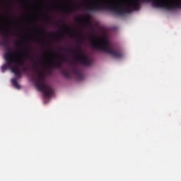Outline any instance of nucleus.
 Listing matches in <instances>:
<instances>
[{"label": "nucleus", "instance_id": "f257e3e1", "mask_svg": "<svg viewBox=\"0 0 181 181\" xmlns=\"http://www.w3.org/2000/svg\"><path fill=\"white\" fill-rule=\"evenodd\" d=\"M141 2L142 4L151 2L154 8H162L166 11H174V9L181 8V0H131L128 4H113L108 1L98 2L88 8L90 12H97V11H110L116 15H124V13H131L132 11H139L141 9Z\"/></svg>", "mask_w": 181, "mask_h": 181}, {"label": "nucleus", "instance_id": "f03ea898", "mask_svg": "<svg viewBox=\"0 0 181 181\" xmlns=\"http://www.w3.org/2000/svg\"><path fill=\"white\" fill-rule=\"evenodd\" d=\"M0 45L4 46L6 50L9 51L4 53V60L6 64L1 66L2 73H5L6 70L9 69L13 73H14L16 77L21 78L22 73L21 72V70L18 66H23V64H25L23 58H18V56L15 54L13 52H12V49H11V47L9 46V41L4 40Z\"/></svg>", "mask_w": 181, "mask_h": 181}, {"label": "nucleus", "instance_id": "7ed1b4c3", "mask_svg": "<svg viewBox=\"0 0 181 181\" xmlns=\"http://www.w3.org/2000/svg\"><path fill=\"white\" fill-rule=\"evenodd\" d=\"M90 45L94 50H98L99 52L110 54L115 59H121L124 56L121 49H115L109 39H99L94 34H92Z\"/></svg>", "mask_w": 181, "mask_h": 181}, {"label": "nucleus", "instance_id": "20e7f679", "mask_svg": "<svg viewBox=\"0 0 181 181\" xmlns=\"http://www.w3.org/2000/svg\"><path fill=\"white\" fill-rule=\"evenodd\" d=\"M34 69L36 70L35 74H37L35 87L39 91H42L45 97H52L53 89L52 86L45 83V74L39 70V67H37L36 63L34 64Z\"/></svg>", "mask_w": 181, "mask_h": 181}, {"label": "nucleus", "instance_id": "39448f33", "mask_svg": "<svg viewBox=\"0 0 181 181\" xmlns=\"http://www.w3.org/2000/svg\"><path fill=\"white\" fill-rule=\"evenodd\" d=\"M69 52L74 56V60L76 63H79V64H83V66H91V60L90 57L83 53L81 49L76 48L74 49L71 47L69 49Z\"/></svg>", "mask_w": 181, "mask_h": 181}, {"label": "nucleus", "instance_id": "423d86ee", "mask_svg": "<svg viewBox=\"0 0 181 181\" xmlns=\"http://www.w3.org/2000/svg\"><path fill=\"white\" fill-rule=\"evenodd\" d=\"M67 60V58L66 57H59V60L54 61V63L49 62L47 66L49 67H62V65L63 64L62 62H64Z\"/></svg>", "mask_w": 181, "mask_h": 181}, {"label": "nucleus", "instance_id": "0eeeda50", "mask_svg": "<svg viewBox=\"0 0 181 181\" xmlns=\"http://www.w3.org/2000/svg\"><path fill=\"white\" fill-rule=\"evenodd\" d=\"M71 71L74 74V76H76L78 80H83L84 78V76L77 67L75 66L71 65L70 66Z\"/></svg>", "mask_w": 181, "mask_h": 181}, {"label": "nucleus", "instance_id": "6e6552de", "mask_svg": "<svg viewBox=\"0 0 181 181\" xmlns=\"http://www.w3.org/2000/svg\"><path fill=\"white\" fill-rule=\"evenodd\" d=\"M78 21H80V22L86 21L87 22V26L91 29V30H94V26L90 23V16H85L83 18H78Z\"/></svg>", "mask_w": 181, "mask_h": 181}, {"label": "nucleus", "instance_id": "1a4fd4ad", "mask_svg": "<svg viewBox=\"0 0 181 181\" xmlns=\"http://www.w3.org/2000/svg\"><path fill=\"white\" fill-rule=\"evenodd\" d=\"M11 83L15 88H17L18 90L21 89V85H19V83H18V80L16 78H12Z\"/></svg>", "mask_w": 181, "mask_h": 181}, {"label": "nucleus", "instance_id": "9d476101", "mask_svg": "<svg viewBox=\"0 0 181 181\" xmlns=\"http://www.w3.org/2000/svg\"><path fill=\"white\" fill-rule=\"evenodd\" d=\"M62 74L64 76V77H66V78H70V72L66 69H63L62 71Z\"/></svg>", "mask_w": 181, "mask_h": 181}, {"label": "nucleus", "instance_id": "9b49d317", "mask_svg": "<svg viewBox=\"0 0 181 181\" xmlns=\"http://www.w3.org/2000/svg\"><path fill=\"white\" fill-rule=\"evenodd\" d=\"M61 23H62L64 28H65V29H62V30H70V28H69V27H67V25L64 24V22L63 21H60Z\"/></svg>", "mask_w": 181, "mask_h": 181}, {"label": "nucleus", "instance_id": "f8f14e48", "mask_svg": "<svg viewBox=\"0 0 181 181\" xmlns=\"http://www.w3.org/2000/svg\"><path fill=\"white\" fill-rule=\"evenodd\" d=\"M24 57H26L27 59H33L28 52H24Z\"/></svg>", "mask_w": 181, "mask_h": 181}, {"label": "nucleus", "instance_id": "ddd939ff", "mask_svg": "<svg viewBox=\"0 0 181 181\" xmlns=\"http://www.w3.org/2000/svg\"><path fill=\"white\" fill-rule=\"evenodd\" d=\"M64 11L66 13H71V12H73V7H71V8H66Z\"/></svg>", "mask_w": 181, "mask_h": 181}, {"label": "nucleus", "instance_id": "4468645a", "mask_svg": "<svg viewBox=\"0 0 181 181\" xmlns=\"http://www.w3.org/2000/svg\"><path fill=\"white\" fill-rule=\"evenodd\" d=\"M45 18L48 19V21H52V16L48 14H45Z\"/></svg>", "mask_w": 181, "mask_h": 181}, {"label": "nucleus", "instance_id": "2eb2a0df", "mask_svg": "<svg viewBox=\"0 0 181 181\" xmlns=\"http://www.w3.org/2000/svg\"><path fill=\"white\" fill-rule=\"evenodd\" d=\"M66 33H67L68 35H71V37H73V36L74 35V34L73 32H71V31H68Z\"/></svg>", "mask_w": 181, "mask_h": 181}, {"label": "nucleus", "instance_id": "dca6fc26", "mask_svg": "<svg viewBox=\"0 0 181 181\" xmlns=\"http://www.w3.org/2000/svg\"><path fill=\"white\" fill-rule=\"evenodd\" d=\"M38 30H40V32H42V33H46V31H45V29L43 28H37Z\"/></svg>", "mask_w": 181, "mask_h": 181}, {"label": "nucleus", "instance_id": "f3484780", "mask_svg": "<svg viewBox=\"0 0 181 181\" xmlns=\"http://www.w3.org/2000/svg\"><path fill=\"white\" fill-rule=\"evenodd\" d=\"M37 43H45V41L43 40H35Z\"/></svg>", "mask_w": 181, "mask_h": 181}, {"label": "nucleus", "instance_id": "a211bd4d", "mask_svg": "<svg viewBox=\"0 0 181 181\" xmlns=\"http://www.w3.org/2000/svg\"><path fill=\"white\" fill-rule=\"evenodd\" d=\"M76 36H80V37H81V34L80 33H76L75 34Z\"/></svg>", "mask_w": 181, "mask_h": 181}, {"label": "nucleus", "instance_id": "6ab92c4d", "mask_svg": "<svg viewBox=\"0 0 181 181\" xmlns=\"http://www.w3.org/2000/svg\"><path fill=\"white\" fill-rule=\"evenodd\" d=\"M16 46H17V47H19L21 46V43L18 42Z\"/></svg>", "mask_w": 181, "mask_h": 181}, {"label": "nucleus", "instance_id": "aec40b11", "mask_svg": "<svg viewBox=\"0 0 181 181\" xmlns=\"http://www.w3.org/2000/svg\"><path fill=\"white\" fill-rule=\"evenodd\" d=\"M23 71H28V68H26V67L23 68Z\"/></svg>", "mask_w": 181, "mask_h": 181}, {"label": "nucleus", "instance_id": "412c9836", "mask_svg": "<svg viewBox=\"0 0 181 181\" xmlns=\"http://www.w3.org/2000/svg\"><path fill=\"white\" fill-rule=\"evenodd\" d=\"M6 39H9V35L8 34L6 35Z\"/></svg>", "mask_w": 181, "mask_h": 181}, {"label": "nucleus", "instance_id": "4be33fe9", "mask_svg": "<svg viewBox=\"0 0 181 181\" xmlns=\"http://www.w3.org/2000/svg\"><path fill=\"white\" fill-rule=\"evenodd\" d=\"M59 37V38H63V35H60Z\"/></svg>", "mask_w": 181, "mask_h": 181}, {"label": "nucleus", "instance_id": "5701e85b", "mask_svg": "<svg viewBox=\"0 0 181 181\" xmlns=\"http://www.w3.org/2000/svg\"><path fill=\"white\" fill-rule=\"evenodd\" d=\"M2 30H3V29H2V28H0V32L2 31Z\"/></svg>", "mask_w": 181, "mask_h": 181}, {"label": "nucleus", "instance_id": "b1692460", "mask_svg": "<svg viewBox=\"0 0 181 181\" xmlns=\"http://www.w3.org/2000/svg\"><path fill=\"white\" fill-rule=\"evenodd\" d=\"M27 50H30V48H29V47H28V48H27Z\"/></svg>", "mask_w": 181, "mask_h": 181}]
</instances>
